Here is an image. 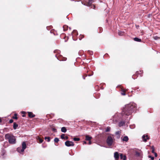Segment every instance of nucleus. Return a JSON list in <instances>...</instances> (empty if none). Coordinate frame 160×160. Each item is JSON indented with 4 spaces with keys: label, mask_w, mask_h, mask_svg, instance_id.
Returning a JSON list of instances; mask_svg holds the SVG:
<instances>
[{
    "label": "nucleus",
    "mask_w": 160,
    "mask_h": 160,
    "mask_svg": "<svg viewBox=\"0 0 160 160\" xmlns=\"http://www.w3.org/2000/svg\"><path fill=\"white\" fill-rule=\"evenodd\" d=\"M73 140L74 141H78L80 140V139L78 138H73Z\"/></svg>",
    "instance_id": "32"
},
{
    "label": "nucleus",
    "mask_w": 160,
    "mask_h": 160,
    "mask_svg": "<svg viewBox=\"0 0 160 160\" xmlns=\"http://www.w3.org/2000/svg\"><path fill=\"white\" fill-rule=\"evenodd\" d=\"M45 139L47 140L48 142H49L50 141V138L49 137H45Z\"/></svg>",
    "instance_id": "25"
},
{
    "label": "nucleus",
    "mask_w": 160,
    "mask_h": 160,
    "mask_svg": "<svg viewBox=\"0 0 160 160\" xmlns=\"http://www.w3.org/2000/svg\"><path fill=\"white\" fill-rule=\"evenodd\" d=\"M61 131L62 132L65 133L67 131V129L65 127H63L61 128Z\"/></svg>",
    "instance_id": "16"
},
{
    "label": "nucleus",
    "mask_w": 160,
    "mask_h": 160,
    "mask_svg": "<svg viewBox=\"0 0 160 160\" xmlns=\"http://www.w3.org/2000/svg\"><path fill=\"white\" fill-rule=\"evenodd\" d=\"M22 116L23 117H24L25 116V115H22Z\"/></svg>",
    "instance_id": "47"
},
{
    "label": "nucleus",
    "mask_w": 160,
    "mask_h": 160,
    "mask_svg": "<svg viewBox=\"0 0 160 160\" xmlns=\"http://www.w3.org/2000/svg\"><path fill=\"white\" fill-rule=\"evenodd\" d=\"M37 139L38 140H39L40 143H42L43 141V140L41 138H40L39 137H38Z\"/></svg>",
    "instance_id": "23"
},
{
    "label": "nucleus",
    "mask_w": 160,
    "mask_h": 160,
    "mask_svg": "<svg viewBox=\"0 0 160 160\" xmlns=\"http://www.w3.org/2000/svg\"><path fill=\"white\" fill-rule=\"evenodd\" d=\"M111 128L110 127H107L105 130L106 132H108L110 131Z\"/></svg>",
    "instance_id": "24"
},
{
    "label": "nucleus",
    "mask_w": 160,
    "mask_h": 160,
    "mask_svg": "<svg viewBox=\"0 0 160 160\" xmlns=\"http://www.w3.org/2000/svg\"><path fill=\"white\" fill-rule=\"evenodd\" d=\"M89 52H90V54L91 55H92L93 54V52L92 51H90Z\"/></svg>",
    "instance_id": "38"
},
{
    "label": "nucleus",
    "mask_w": 160,
    "mask_h": 160,
    "mask_svg": "<svg viewBox=\"0 0 160 160\" xmlns=\"http://www.w3.org/2000/svg\"><path fill=\"white\" fill-rule=\"evenodd\" d=\"M84 38L83 35H80L79 37V39L80 40H81L82 38Z\"/></svg>",
    "instance_id": "31"
},
{
    "label": "nucleus",
    "mask_w": 160,
    "mask_h": 160,
    "mask_svg": "<svg viewBox=\"0 0 160 160\" xmlns=\"http://www.w3.org/2000/svg\"><path fill=\"white\" fill-rule=\"evenodd\" d=\"M87 76H88L87 75H86V77Z\"/></svg>",
    "instance_id": "51"
},
{
    "label": "nucleus",
    "mask_w": 160,
    "mask_h": 160,
    "mask_svg": "<svg viewBox=\"0 0 160 160\" xmlns=\"http://www.w3.org/2000/svg\"><path fill=\"white\" fill-rule=\"evenodd\" d=\"M121 139L122 141L126 142L128 141V138L127 136H125L123 138H121Z\"/></svg>",
    "instance_id": "9"
},
{
    "label": "nucleus",
    "mask_w": 160,
    "mask_h": 160,
    "mask_svg": "<svg viewBox=\"0 0 160 160\" xmlns=\"http://www.w3.org/2000/svg\"><path fill=\"white\" fill-rule=\"evenodd\" d=\"M135 155L136 157H140V154L139 152L136 151L135 152Z\"/></svg>",
    "instance_id": "20"
},
{
    "label": "nucleus",
    "mask_w": 160,
    "mask_h": 160,
    "mask_svg": "<svg viewBox=\"0 0 160 160\" xmlns=\"http://www.w3.org/2000/svg\"><path fill=\"white\" fill-rule=\"evenodd\" d=\"M148 157H149V158H151L152 160H153L154 159V157H152L151 156H149Z\"/></svg>",
    "instance_id": "34"
},
{
    "label": "nucleus",
    "mask_w": 160,
    "mask_h": 160,
    "mask_svg": "<svg viewBox=\"0 0 160 160\" xmlns=\"http://www.w3.org/2000/svg\"><path fill=\"white\" fill-rule=\"evenodd\" d=\"M93 74V72H92V74H88V76H91Z\"/></svg>",
    "instance_id": "37"
},
{
    "label": "nucleus",
    "mask_w": 160,
    "mask_h": 160,
    "mask_svg": "<svg viewBox=\"0 0 160 160\" xmlns=\"http://www.w3.org/2000/svg\"><path fill=\"white\" fill-rule=\"evenodd\" d=\"M120 133L121 132L119 131H117L115 132V135L117 136V138H119Z\"/></svg>",
    "instance_id": "14"
},
{
    "label": "nucleus",
    "mask_w": 160,
    "mask_h": 160,
    "mask_svg": "<svg viewBox=\"0 0 160 160\" xmlns=\"http://www.w3.org/2000/svg\"><path fill=\"white\" fill-rule=\"evenodd\" d=\"M17 114H14V116L12 118H13L15 119H18V117H17Z\"/></svg>",
    "instance_id": "33"
},
{
    "label": "nucleus",
    "mask_w": 160,
    "mask_h": 160,
    "mask_svg": "<svg viewBox=\"0 0 160 160\" xmlns=\"http://www.w3.org/2000/svg\"><path fill=\"white\" fill-rule=\"evenodd\" d=\"M55 57L57 58L59 60V61H65L66 60V58H62L61 57H57V55H56Z\"/></svg>",
    "instance_id": "8"
},
{
    "label": "nucleus",
    "mask_w": 160,
    "mask_h": 160,
    "mask_svg": "<svg viewBox=\"0 0 160 160\" xmlns=\"http://www.w3.org/2000/svg\"><path fill=\"white\" fill-rule=\"evenodd\" d=\"M86 139H85L86 140L90 141L91 140V139L92 138V137L90 136H89L88 135H86L85 137Z\"/></svg>",
    "instance_id": "17"
},
{
    "label": "nucleus",
    "mask_w": 160,
    "mask_h": 160,
    "mask_svg": "<svg viewBox=\"0 0 160 160\" xmlns=\"http://www.w3.org/2000/svg\"><path fill=\"white\" fill-rule=\"evenodd\" d=\"M2 122V120L1 119V118H0V122Z\"/></svg>",
    "instance_id": "46"
},
{
    "label": "nucleus",
    "mask_w": 160,
    "mask_h": 160,
    "mask_svg": "<svg viewBox=\"0 0 160 160\" xmlns=\"http://www.w3.org/2000/svg\"><path fill=\"white\" fill-rule=\"evenodd\" d=\"M142 138L144 142H146L147 141V140L149 139V138L148 137V135H144L142 136Z\"/></svg>",
    "instance_id": "7"
},
{
    "label": "nucleus",
    "mask_w": 160,
    "mask_h": 160,
    "mask_svg": "<svg viewBox=\"0 0 160 160\" xmlns=\"http://www.w3.org/2000/svg\"><path fill=\"white\" fill-rule=\"evenodd\" d=\"M125 122L123 121H121L119 123V125L120 127L123 126L125 124Z\"/></svg>",
    "instance_id": "13"
},
{
    "label": "nucleus",
    "mask_w": 160,
    "mask_h": 160,
    "mask_svg": "<svg viewBox=\"0 0 160 160\" xmlns=\"http://www.w3.org/2000/svg\"><path fill=\"white\" fill-rule=\"evenodd\" d=\"M120 157L121 159L123 160H125L126 159V157L125 155H123L122 154H121L120 155Z\"/></svg>",
    "instance_id": "15"
},
{
    "label": "nucleus",
    "mask_w": 160,
    "mask_h": 160,
    "mask_svg": "<svg viewBox=\"0 0 160 160\" xmlns=\"http://www.w3.org/2000/svg\"><path fill=\"white\" fill-rule=\"evenodd\" d=\"M114 141L113 138L111 136H108L106 142L108 146H111L113 144Z\"/></svg>",
    "instance_id": "4"
},
{
    "label": "nucleus",
    "mask_w": 160,
    "mask_h": 160,
    "mask_svg": "<svg viewBox=\"0 0 160 160\" xmlns=\"http://www.w3.org/2000/svg\"><path fill=\"white\" fill-rule=\"evenodd\" d=\"M83 143H84V144H86V142H85V141H84V142H83Z\"/></svg>",
    "instance_id": "44"
},
{
    "label": "nucleus",
    "mask_w": 160,
    "mask_h": 160,
    "mask_svg": "<svg viewBox=\"0 0 160 160\" xmlns=\"http://www.w3.org/2000/svg\"><path fill=\"white\" fill-rule=\"evenodd\" d=\"M83 78L84 79H85V77H84V76H82Z\"/></svg>",
    "instance_id": "45"
},
{
    "label": "nucleus",
    "mask_w": 160,
    "mask_h": 160,
    "mask_svg": "<svg viewBox=\"0 0 160 160\" xmlns=\"http://www.w3.org/2000/svg\"><path fill=\"white\" fill-rule=\"evenodd\" d=\"M137 109V105L134 102H131L125 105L123 108L120 118L124 119L130 115L132 112H135Z\"/></svg>",
    "instance_id": "1"
},
{
    "label": "nucleus",
    "mask_w": 160,
    "mask_h": 160,
    "mask_svg": "<svg viewBox=\"0 0 160 160\" xmlns=\"http://www.w3.org/2000/svg\"><path fill=\"white\" fill-rule=\"evenodd\" d=\"M60 52V51L58 50H56L54 51V53H57L58 54H59Z\"/></svg>",
    "instance_id": "26"
},
{
    "label": "nucleus",
    "mask_w": 160,
    "mask_h": 160,
    "mask_svg": "<svg viewBox=\"0 0 160 160\" xmlns=\"http://www.w3.org/2000/svg\"><path fill=\"white\" fill-rule=\"evenodd\" d=\"M26 148V142H23L22 143V147H18L17 149V150L19 153H21L24 151Z\"/></svg>",
    "instance_id": "3"
},
{
    "label": "nucleus",
    "mask_w": 160,
    "mask_h": 160,
    "mask_svg": "<svg viewBox=\"0 0 160 160\" xmlns=\"http://www.w3.org/2000/svg\"><path fill=\"white\" fill-rule=\"evenodd\" d=\"M159 160H160V159H159Z\"/></svg>",
    "instance_id": "52"
},
{
    "label": "nucleus",
    "mask_w": 160,
    "mask_h": 160,
    "mask_svg": "<svg viewBox=\"0 0 160 160\" xmlns=\"http://www.w3.org/2000/svg\"><path fill=\"white\" fill-rule=\"evenodd\" d=\"M89 141V142L88 144L89 145L91 144L92 142H91V141L90 140Z\"/></svg>",
    "instance_id": "42"
},
{
    "label": "nucleus",
    "mask_w": 160,
    "mask_h": 160,
    "mask_svg": "<svg viewBox=\"0 0 160 160\" xmlns=\"http://www.w3.org/2000/svg\"><path fill=\"white\" fill-rule=\"evenodd\" d=\"M68 136H65V139H68Z\"/></svg>",
    "instance_id": "40"
},
{
    "label": "nucleus",
    "mask_w": 160,
    "mask_h": 160,
    "mask_svg": "<svg viewBox=\"0 0 160 160\" xmlns=\"http://www.w3.org/2000/svg\"><path fill=\"white\" fill-rule=\"evenodd\" d=\"M133 76H132V78H133L134 79H135V78H133Z\"/></svg>",
    "instance_id": "49"
},
{
    "label": "nucleus",
    "mask_w": 160,
    "mask_h": 160,
    "mask_svg": "<svg viewBox=\"0 0 160 160\" xmlns=\"http://www.w3.org/2000/svg\"><path fill=\"white\" fill-rule=\"evenodd\" d=\"M22 113L24 114L25 113V112L24 111H22Z\"/></svg>",
    "instance_id": "43"
},
{
    "label": "nucleus",
    "mask_w": 160,
    "mask_h": 160,
    "mask_svg": "<svg viewBox=\"0 0 160 160\" xmlns=\"http://www.w3.org/2000/svg\"><path fill=\"white\" fill-rule=\"evenodd\" d=\"M117 115L116 114V115H115V117H116Z\"/></svg>",
    "instance_id": "48"
},
{
    "label": "nucleus",
    "mask_w": 160,
    "mask_h": 160,
    "mask_svg": "<svg viewBox=\"0 0 160 160\" xmlns=\"http://www.w3.org/2000/svg\"><path fill=\"white\" fill-rule=\"evenodd\" d=\"M13 122V120L12 119H10L9 121V122L10 123H12Z\"/></svg>",
    "instance_id": "35"
},
{
    "label": "nucleus",
    "mask_w": 160,
    "mask_h": 160,
    "mask_svg": "<svg viewBox=\"0 0 160 160\" xmlns=\"http://www.w3.org/2000/svg\"><path fill=\"white\" fill-rule=\"evenodd\" d=\"M65 134H62L61 135V138L62 139H65Z\"/></svg>",
    "instance_id": "30"
},
{
    "label": "nucleus",
    "mask_w": 160,
    "mask_h": 160,
    "mask_svg": "<svg viewBox=\"0 0 160 160\" xmlns=\"http://www.w3.org/2000/svg\"><path fill=\"white\" fill-rule=\"evenodd\" d=\"M72 38L74 40H76L77 39L75 38H74V37L78 35V33L77 31L76 30H73L72 34Z\"/></svg>",
    "instance_id": "6"
},
{
    "label": "nucleus",
    "mask_w": 160,
    "mask_h": 160,
    "mask_svg": "<svg viewBox=\"0 0 160 160\" xmlns=\"http://www.w3.org/2000/svg\"><path fill=\"white\" fill-rule=\"evenodd\" d=\"M28 116L30 118H34L35 116V115L33 114L32 112H28Z\"/></svg>",
    "instance_id": "11"
},
{
    "label": "nucleus",
    "mask_w": 160,
    "mask_h": 160,
    "mask_svg": "<svg viewBox=\"0 0 160 160\" xmlns=\"http://www.w3.org/2000/svg\"><path fill=\"white\" fill-rule=\"evenodd\" d=\"M94 0H89L88 3L87 4V5L88 6H90L92 3L94 2Z\"/></svg>",
    "instance_id": "12"
},
{
    "label": "nucleus",
    "mask_w": 160,
    "mask_h": 160,
    "mask_svg": "<svg viewBox=\"0 0 160 160\" xmlns=\"http://www.w3.org/2000/svg\"><path fill=\"white\" fill-rule=\"evenodd\" d=\"M134 40L136 42H141L142 40L141 39L139 38H134Z\"/></svg>",
    "instance_id": "19"
},
{
    "label": "nucleus",
    "mask_w": 160,
    "mask_h": 160,
    "mask_svg": "<svg viewBox=\"0 0 160 160\" xmlns=\"http://www.w3.org/2000/svg\"><path fill=\"white\" fill-rule=\"evenodd\" d=\"M114 157L116 160H118L119 158V154L117 152H116L114 154Z\"/></svg>",
    "instance_id": "10"
},
{
    "label": "nucleus",
    "mask_w": 160,
    "mask_h": 160,
    "mask_svg": "<svg viewBox=\"0 0 160 160\" xmlns=\"http://www.w3.org/2000/svg\"><path fill=\"white\" fill-rule=\"evenodd\" d=\"M125 92V91L124 90L122 89V92H121V94L122 95H125L126 94Z\"/></svg>",
    "instance_id": "27"
},
{
    "label": "nucleus",
    "mask_w": 160,
    "mask_h": 160,
    "mask_svg": "<svg viewBox=\"0 0 160 160\" xmlns=\"http://www.w3.org/2000/svg\"><path fill=\"white\" fill-rule=\"evenodd\" d=\"M153 153L154 154L155 156V157H157L158 155H157V153L156 152H155V153Z\"/></svg>",
    "instance_id": "36"
},
{
    "label": "nucleus",
    "mask_w": 160,
    "mask_h": 160,
    "mask_svg": "<svg viewBox=\"0 0 160 160\" xmlns=\"http://www.w3.org/2000/svg\"><path fill=\"white\" fill-rule=\"evenodd\" d=\"M124 32H121V31H119L118 32V34L119 36H122L124 35Z\"/></svg>",
    "instance_id": "21"
},
{
    "label": "nucleus",
    "mask_w": 160,
    "mask_h": 160,
    "mask_svg": "<svg viewBox=\"0 0 160 160\" xmlns=\"http://www.w3.org/2000/svg\"><path fill=\"white\" fill-rule=\"evenodd\" d=\"M5 136L6 138L8 140L9 143L12 144L16 143V138L12 134L7 133L5 135Z\"/></svg>",
    "instance_id": "2"
},
{
    "label": "nucleus",
    "mask_w": 160,
    "mask_h": 160,
    "mask_svg": "<svg viewBox=\"0 0 160 160\" xmlns=\"http://www.w3.org/2000/svg\"><path fill=\"white\" fill-rule=\"evenodd\" d=\"M102 29V28H100V29Z\"/></svg>",
    "instance_id": "50"
},
{
    "label": "nucleus",
    "mask_w": 160,
    "mask_h": 160,
    "mask_svg": "<svg viewBox=\"0 0 160 160\" xmlns=\"http://www.w3.org/2000/svg\"><path fill=\"white\" fill-rule=\"evenodd\" d=\"M18 124H17L16 122H14L13 128L14 130L16 129L18 127Z\"/></svg>",
    "instance_id": "18"
},
{
    "label": "nucleus",
    "mask_w": 160,
    "mask_h": 160,
    "mask_svg": "<svg viewBox=\"0 0 160 160\" xmlns=\"http://www.w3.org/2000/svg\"><path fill=\"white\" fill-rule=\"evenodd\" d=\"M59 141V139L58 138H56L54 139V141L55 142H58Z\"/></svg>",
    "instance_id": "28"
},
{
    "label": "nucleus",
    "mask_w": 160,
    "mask_h": 160,
    "mask_svg": "<svg viewBox=\"0 0 160 160\" xmlns=\"http://www.w3.org/2000/svg\"><path fill=\"white\" fill-rule=\"evenodd\" d=\"M151 148H152V153H155V152H154V146H152V147H151Z\"/></svg>",
    "instance_id": "29"
},
{
    "label": "nucleus",
    "mask_w": 160,
    "mask_h": 160,
    "mask_svg": "<svg viewBox=\"0 0 160 160\" xmlns=\"http://www.w3.org/2000/svg\"><path fill=\"white\" fill-rule=\"evenodd\" d=\"M65 145L67 147L73 146L74 145L73 142L72 141H66L65 142Z\"/></svg>",
    "instance_id": "5"
},
{
    "label": "nucleus",
    "mask_w": 160,
    "mask_h": 160,
    "mask_svg": "<svg viewBox=\"0 0 160 160\" xmlns=\"http://www.w3.org/2000/svg\"><path fill=\"white\" fill-rule=\"evenodd\" d=\"M52 130L55 132L56 131V129L55 128H53Z\"/></svg>",
    "instance_id": "41"
},
{
    "label": "nucleus",
    "mask_w": 160,
    "mask_h": 160,
    "mask_svg": "<svg viewBox=\"0 0 160 160\" xmlns=\"http://www.w3.org/2000/svg\"><path fill=\"white\" fill-rule=\"evenodd\" d=\"M68 27L66 25H64L63 27L64 31L67 30L68 29Z\"/></svg>",
    "instance_id": "22"
},
{
    "label": "nucleus",
    "mask_w": 160,
    "mask_h": 160,
    "mask_svg": "<svg viewBox=\"0 0 160 160\" xmlns=\"http://www.w3.org/2000/svg\"><path fill=\"white\" fill-rule=\"evenodd\" d=\"M158 37H154V38L155 39V40H157L158 39Z\"/></svg>",
    "instance_id": "39"
}]
</instances>
